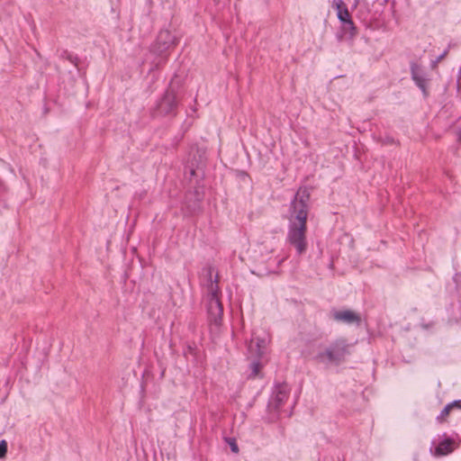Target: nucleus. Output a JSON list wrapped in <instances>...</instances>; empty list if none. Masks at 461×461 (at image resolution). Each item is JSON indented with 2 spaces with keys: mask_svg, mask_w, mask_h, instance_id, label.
<instances>
[{
  "mask_svg": "<svg viewBox=\"0 0 461 461\" xmlns=\"http://www.w3.org/2000/svg\"><path fill=\"white\" fill-rule=\"evenodd\" d=\"M310 193L299 190L291 202L288 217L286 241L295 249L298 255H303L308 249L306 240L308 203Z\"/></svg>",
  "mask_w": 461,
  "mask_h": 461,
  "instance_id": "nucleus-1",
  "label": "nucleus"
},
{
  "mask_svg": "<svg viewBox=\"0 0 461 461\" xmlns=\"http://www.w3.org/2000/svg\"><path fill=\"white\" fill-rule=\"evenodd\" d=\"M351 345L345 338H339L324 347H320L318 352L314 356L317 363L330 366H338L346 361L350 352Z\"/></svg>",
  "mask_w": 461,
  "mask_h": 461,
  "instance_id": "nucleus-2",
  "label": "nucleus"
},
{
  "mask_svg": "<svg viewBox=\"0 0 461 461\" xmlns=\"http://www.w3.org/2000/svg\"><path fill=\"white\" fill-rule=\"evenodd\" d=\"M179 86L178 82L173 78L166 90L164 95L158 102L152 110V116H176L177 113L178 103L176 101V88Z\"/></svg>",
  "mask_w": 461,
  "mask_h": 461,
  "instance_id": "nucleus-3",
  "label": "nucleus"
},
{
  "mask_svg": "<svg viewBox=\"0 0 461 461\" xmlns=\"http://www.w3.org/2000/svg\"><path fill=\"white\" fill-rule=\"evenodd\" d=\"M220 289L217 285L211 284L207 299V314L211 325L219 328L221 325L223 307L219 297Z\"/></svg>",
  "mask_w": 461,
  "mask_h": 461,
  "instance_id": "nucleus-4",
  "label": "nucleus"
},
{
  "mask_svg": "<svg viewBox=\"0 0 461 461\" xmlns=\"http://www.w3.org/2000/svg\"><path fill=\"white\" fill-rule=\"evenodd\" d=\"M290 388L287 384H278L275 386L267 403V410L273 418H277L282 406L288 399Z\"/></svg>",
  "mask_w": 461,
  "mask_h": 461,
  "instance_id": "nucleus-5",
  "label": "nucleus"
},
{
  "mask_svg": "<svg viewBox=\"0 0 461 461\" xmlns=\"http://www.w3.org/2000/svg\"><path fill=\"white\" fill-rule=\"evenodd\" d=\"M177 38L168 30H161L157 37L156 42L151 47V51L156 55H163L171 47L177 44Z\"/></svg>",
  "mask_w": 461,
  "mask_h": 461,
  "instance_id": "nucleus-6",
  "label": "nucleus"
},
{
  "mask_svg": "<svg viewBox=\"0 0 461 461\" xmlns=\"http://www.w3.org/2000/svg\"><path fill=\"white\" fill-rule=\"evenodd\" d=\"M442 438H443L438 443L433 451V455L438 457L453 453L460 445L458 437L452 438L447 437V434H443Z\"/></svg>",
  "mask_w": 461,
  "mask_h": 461,
  "instance_id": "nucleus-7",
  "label": "nucleus"
},
{
  "mask_svg": "<svg viewBox=\"0 0 461 461\" xmlns=\"http://www.w3.org/2000/svg\"><path fill=\"white\" fill-rule=\"evenodd\" d=\"M333 6L336 7L339 20L344 23V29L350 31V34L354 35L356 27L346 5L342 0H334Z\"/></svg>",
  "mask_w": 461,
  "mask_h": 461,
  "instance_id": "nucleus-8",
  "label": "nucleus"
},
{
  "mask_svg": "<svg viewBox=\"0 0 461 461\" xmlns=\"http://www.w3.org/2000/svg\"><path fill=\"white\" fill-rule=\"evenodd\" d=\"M411 79L414 81L415 85L422 91L423 95L425 97L428 96V95H429L428 90H427L428 78H427L426 73L415 62L411 63Z\"/></svg>",
  "mask_w": 461,
  "mask_h": 461,
  "instance_id": "nucleus-9",
  "label": "nucleus"
},
{
  "mask_svg": "<svg viewBox=\"0 0 461 461\" xmlns=\"http://www.w3.org/2000/svg\"><path fill=\"white\" fill-rule=\"evenodd\" d=\"M332 319L346 324L356 323L359 325L361 322L360 315L351 310L334 311L332 312Z\"/></svg>",
  "mask_w": 461,
  "mask_h": 461,
  "instance_id": "nucleus-10",
  "label": "nucleus"
},
{
  "mask_svg": "<svg viewBox=\"0 0 461 461\" xmlns=\"http://www.w3.org/2000/svg\"><path fill=\"white\" fill-rule=\"evenodd\" d=\"M263 367V364L261 362V359H254L251 361L249 365L250 374L249 375V378H257V377H262L261 375V369Z\"/></svg>",
  "mask_w": 461,
  "mask_h": 461,
  "instance_id": "nucleus-11",
  "label": "nucleus"
},
{
  "mask_svg": "<svg viewBox=\"0 0 461 461\" xmlns=\"http://www.w3.org/2000/svg\"><path fill=\"white\" fill-rule=\"evenodd\" d=\"M267 342L265 338L253 337L249 343V348L253 349L254 347H258L267 351Z\"/></svg>",
  "mask_w": 461,
  "mask_h": 461,
  "instance_id": "nucleus-12",
  "label": "nucleus"
},
{
  "mask_svg": "<svg viewBox=\"0 0 461 461\" xmlns=\"http://www.w3.org/2000/svg\"><path fill=\"white\" fill-rule=\"evenodd\" d=\"M60 58L68 60L71 64H73L76 67H77L78 65V57L68 52V50H63L60 55Z\"/></svg>",
  "mask_w": 461,
  "mask_h": 461,
  "instance_id": "nucleus-13",
  "label": "nucleus"
},
{
  "mask_svg": "<svg viewBox=\"0 0 461 461\" xmlns=\"http://www.w3.org/2000/svg\"><path fill=\"white\" fill-rule=\"evenodd\" d=\"M451 411H452V409L450 408V406L448 404H447L443 408V410L441 411L439 415L436 418L437 421L439 423H443V422L447 421V419L449 416Z\"/></svg>",
  "mask_w": 461,
  "mask_h": 461,
  "instance_id": "nucleus-14",
  "label": "nucleus"
},
{
  "mask_svg": "<svg viewBox=\"0 0 461 461\" xmlns=\"http://www.w3.org/2000/svg\"><path fill=\"white\" fill-rule=\"evenodd\" d=\"M248 351L249 357H255L256 359H261L266 354L264 349L258 347H254L253 349L248 348Z\"/></svg>",
  "mask_w": 461,
  "mask_h": 461,
  "instance_id": "nucleus-15",
  "label": "nucleus"
},
{
  "mask_svg": "<svg viewBox=\"0 0 461 461\" xmlns=\"http://www.w3.org/2000/svg\"><path fill=\"white\" fill-rule=\"evenodd\" d=\"M7 447V442L5 439H2L0 441V458H3L6 456Z\"/></svg>",
  "mask_w": 461,
  "mask_h": 461,
  "instance_id": "nucleus-16",
  "label": "nucleus"
},
{
  "mask_svg": "<svg viewBox=\"0 0 461 461\" xmlns=\"http://www.w3.org/2000/svg\"><path fill=\"white\" fill-rule=\"evenodd\" d=\"M228 444L230 445V447L233 453L239 452V447L236 443L235 438H230L227 439Z\"/></svg>",
  "mask_w": 461,
  "mask_h": 461,
  "instance_id": "nucleus-17",
  "label": "nucleus"
},
{
  "mask_svg": "<svg viewBox=\"0 0 461 461\" xmlns=\"http://www.w3.org/2000/svg\"><path fill=\"white\" fill-rule=\"evenodd\" d=\"M450 408L453 410H460L461 411V400H455L452 402L447 403Z\"/></svg>",
  "mask_w": 461,
  "mask_h": 461,
  "instance_id": "nucleus-18",
  "label": "nucleus"
},
{
  "mask_svg": "<svg viewBox=\"0 0 461 461\" xmlns=\"http://www.w3.org/2000/svg\"><path fill=\"white\" fill-rule=\"evenodd\" d=\"M451 47H452V44H451V43H449V44H448L447 49V50H445L443 51V53H442V54H440V55L436 59V62H440L441 60H443V59L447 57V55L448 54L449 49H450Z\"/></svg>",
  "mask_w": 461,
  "mask_h": 461,
  "instance_id": "nucleus-19",
  "label": "nucleus"
},
{
  "mask_svg": "<svg viewBox=\"0 0 461 461\" xmlns=\"http://www.w3.org/2000/svg\"><path fill=\"white\" fill-rule=\"evenodd\" d=\"M456 136H457V141L459 143H461V125L458 127L457 129V131H456Z\"/></svg>",
  "mask_w": 461,
  "mask_h": 461,
  "instance_id": "nucleus-20",
  "label": "nucleus"
},
{
  "mask_svg": "<svg viewBox=\"0 0 461 461\" xmlns=\"http://www.w3.org/2000/svg\"><path fill=\"white\" fill-rule=\"evenodd\" d=\"M438 63V62H436V60H435V61H433L432 67H433V68H434V67H436Z\"/></svg>",
  "mask_w": 461,
  "mask_h": 461,
  "instance_id": "nucleus-21",
  "label": "nucleus"
},
{
  "mask_svg": "<svg viewBox=\"0 0 461 461\" xmlns=\"http://www.w3.org/2000/svg\"><path fill=\"white\" fill-rule=\"evenodd\" d=\"M214 3L218 4L219 3V0H213Z\"/></svg>",
  "mask_w": 461,
  "mask_h": 461,
  "instance_id": "nucleus-22",
  "label": "nucleus"
}]
</instances>
